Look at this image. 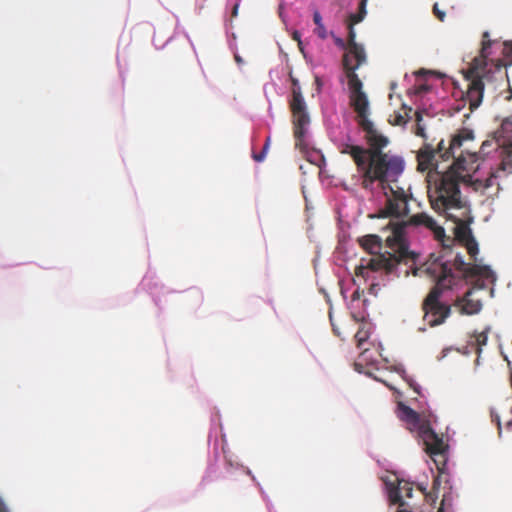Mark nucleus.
Masks as SVG:
<instances>
[{
    "instance_id": "nucleus-1",
    "label": "nucleus",
    "mask_w": 512,
    "mask_h": 512,
    "mask_svg": "<svg viewBox=\"0 0 512 512\" xmlns=\"http://www.w3.org/2000/svg\"><path fill=\"white\" fill-rule=\"evenodd\" d=\"M473 140V131L462 128L451 137L448 147L441 140L436 149L430 144H424L417 154L420 171L433 167L437 169L439 160L453 159L449 169L442 173L433 185L428 186V198L432 209L446 218L463 217L469 207L462 197L459 185L467 182L471 178L469 173L478 168L477 152H471L466 145Z\"/></svg>"
},
{
    "instance_id": "nucleus-2",
    "label": "nucleus",
    "mask_w": 512,
    "mask_h": 512,
    "mask_svg": "<svg viewBox=\"0 0 512 512\" xmlns=\"http://www.w3.org/2000/svg\"><path fill=\"white\" fill-rule=\"evenodd\" d=\"M349 100L356 113V122L365 133L369 148L342 142L338 150L353 159L359 173L360 185L364 190L372 192L376 183L385 188L387 182H397L404 170V161L399 156L382 151L389 140L377 131L369 119V101L366 93H350Z\"/></svg>"
},
{
    "instance_id": "nucleus-3",
    "label": "nucleus",
    "mask_w": 512,
    "mask_h": 512,
    "mask_svg": "<svg viewBox=\"0 0 512 512\" xmlns=\"http://www.w3.org/2000/svg\"><path fill=\"white\" fill-rule=\"evenodd\" d=\"M389 226L392 230V235L387 238V242L394 250V254L391 257H385L380 255L371 259L368 262V267L372 269L384 268L388 272H392L399 263L415 264L418 258V254L411 251L408 247L406 240V231L409 228L423 227L433 233L434 238L439 241L442 246H448L446 242H452V238L447 237L443 227L437 224V222L429 216L427 213H417L407 220L393 221L390 220Z\"/></svg>"
},
{
    "instance_id": "nucleus-4",
    "label": "nucleus",
    "mask_w": 512,
    "mask_h": 512,
    "mask_svg": "<svg viewBox=\"0 0 512 512\" xmlns=\"http://www.w3.org/2000/svg\"><path fill=\"white\" fill-rule=\"evenodd\" d=\"M425 272L435 280L434 287L422 302L423 319L430 327L443 324L451 314V306L441 302L442 294L457 285L458 277L452 269L451 260L444 255H431L425 263Z\"/></svg>"
},
{
    "instance_id": "nucleus-5",
    "label": "nucleus",
    "mask_w": 512,
    "mask_h": 512,
    "mask_svg": "<svg viewBox=\"0 0 512 512\" xmlns=\"http://www.w3.org/2000/svg\"><path fill=\"white\" fill-rule=\"evenodd\" d=\"M398 416L407 424L410 431L417 432L423 441L426 453L431 457L438 471L444 472L448 459V445L444 443L443 438L435 433L428 420L421 418L416 411L403 403L398 405Z\"/></svg>"
},
{
    "instance_id": "nucleus-6",
    "label": "nucleus",
    "mask_w": 512,
    "mask_h": 512,
    "mask_svg": "<svg viewBox=\"0 0 512 512\" xmlns=\"http://www.w3.org/2000/svg\"><path fill=\"white\" fill-rule=\"evenodd\" d=\"M453 272L461 279L478 278L473 287L469 289L463 297L456 299L454 305L459 308L460 313L474 315L481 311L482 301L473 297L475 290L484 289L483 280L495 281L494 273L488 266L468 264L460 254L455 255L451 261Z\"/></svg>"
},
{
    "instance_id": "nucleus-7",
    "label": "nucleus",
    "mask_w": 512,
    "mask_h": 512,
    "mask_svg": "<svg viewBox=\"0 0 512 512\" xmlns=\"http://www.w3.org/2000/svg\"><path fill=\"white\" fill-rule=\"evenodd\" d=\"M348 40L346 52L342 58V66L347 78L350 93H365L363 83L358 77L356 70L367 62V55L364 47L356 42V33L352 25H348Z\"/></svg>"
},
{
    "instance_id": "nucleus-8",
    "label": "nucleus",
    "mask_w": 512,
    "mask_h": 512,
    "mask_svg": "<svg viewBox=\"0 0 512 512\" xmlns=\"http://www.w3.org/2000/svg\"><path fill=\"white\" fill-rule=\"evenodd\" d=\"M390 183L391 182H387L385 188L377 183L386 196L385 206L379 210L378 217L396 219L406 217L409 213L408 202L410 197L402 188L397 187L394 189Z\"/></svg>"
},
{
    "instance_id": "nucleus-9",
    "label": "nucleus",
    "mask_w": 512,
    "mask_h": 512,
    "mask_svg": "<svg viewBox=\"0 0 512 512\" xmlns=\"http://www.w3.org/2000/svg\"><path fill=\"white\" fill-rule=\"evenodd\" d=\"M448 220L453 221L456 226L454 227L455 238L452 240H457L461 244L465 246L468 254L472 260H476V256L479 252L478 243L472 235V231L469 227L472 222L470 207L467 208L466 214L463 217L457 218H447ZM454 241H452L453 243ZM448 246H443L444 248L450 247L451 242H446Z\"/></svg>"
},
{
    "instance_id": "nucleus-10",
    "label": "nucleus",
    "mask_w": 512,
    "mask_h": 512,
    "mask_svg": "<svg viewBox=\"0 0 512 512\" xmlns=\"http://www.w3.org/2000/svg\"><path fill=\"white\" fill-rule=\"evenodd\" d=\"M290 108L293 115L295 145L296 147L302 148L305 127L310 122L302 93L295 92V94L292 95Z\"/></svg>"
},
{
    "instance_id": "nucleus-11",
    "label": "nucleus",
    "mask_w": 512,
    "mask_h": 512,
    "mask_svg": "<svg viewBox=\"0 0 512 512\" xmlns=\"http://www.w3.org/2000/svg\"><path fill=\"white\" fill-rule=\"evenodd\" d=\"M492 77L489 73L480 74L475 67H471L467 71L466 78L469 80V85L466 97L471 111L480 106L485 85L491 82Z\"/></svg>"
},
{
    "instance_id": "nucleus-12",
    "label": "nucleus",
    "mask_w": 512,
    "mask_h": 512,
    "mask_svg": "<svg viewBox=\"0 0 512 512\" xmlns=\"http://www.w3.org/2000/svg\"><path fill=\"white\" fill-rule=\"evenodd\" d=\"M358 243L364 250H366L368 253L374 255L370 259H368L365 264L362 263L361 265L357 266L355 269V273L357 276L366 277L369 270L376 271V269H372V268L368 267V262L371 259L381 255L379 253V251L381 250L382 242H381V238L379 236L370 234V235H366V236L359 238ZM391 250H392V253H387V255L386 254H383V255L387 258L391 257V255L394 254V250L392 248H391ZM379 270H384V271H386V273H389L384 268L377 269V271H379Z\"/></svg>"
},
{
    "instance_id": "nucleus-13",
    "label": "nucleus",
    "mask_w": 512,
    "mask_h": 512,
    "mask_svg": "<svg viewBox=\"0 0 512 512\" xmlns=\"http://www.w3.org/2000/svg\"><path fill=\"white\" fill-rule=\"evenodd\" d=\"M512 146H506L504 150L503 159L495 170L490 172V175L485 180H475L472 185L476 191L486 190L495 184V180L502 177L508 176L512 173Z\"/></svg>"
},
{
    "instance_id": "nucleus-14",
    "label": "nucleus",
    "mask_w": 512,
    "mask_h": 512,
    "mask_svg": "<svg viewBox=\"0 0 512 512\" xmlns=\"http://www.w3.org/2000/svg\"><path fill=\"white\" fill-rule=\"evenodd\" d=\"M400 491H401V488L390 490L389 499H390L391 503L398 504V506H399L398 512H411V510H409L406 507V503L402 500V495L400 494Z\"/></svg>"
},
{
    "instance_id": "nucleus-15",
    "label": "nucleus",
    "mask_w": 512,
    "mask_h": 512,
    "mask_svg": "<svg viewBox=\"0 0 512 512\" xmlns=\"http://www.w3.org/2000/svg\"><path fill=\"white\" fill-rule=\"evenodd\" d=\"M425 111H416L415 112V121H416V129H415V134L417 136H420V137H423L425 138L426 137V134H425V126L422 124V120H423V113Z\"/></svg>"
},
{
    "instance_id": "nucleus-16",
    "label": "nucleus",
    "mask_w": 512,
    "mask_h": 512,
    "mask_svg": "<svg viewBox=\"0 0 512 512\" xmlns=\"http://www.w3.org/2000/svg\"><path fill=\"white\" fill-rule=\"evenodd\" d=\"M313 21L316 24V32L318 36L322 39L326 38V29L322 23V17L318 11L313 14Z\"/></svg>"
},
{
    "instance_id": "nucleus-17",
    "label": "nucleus",
    "mask_w": 512,
    "mask_h": 512,
    "mask_svg": "<svg viewBox=\"0 0 512 512\" xmlns=\"http://www.w3.org/2000/svg\"><path fill=\"white\" fill-rule=\"evenodd\" d=\"M400 488H401L400 494L402 495V498L404 496L408 497V498H410L412 496L413 488L411 487L410 483L399 482L398 486L395 489H400Z\"/></svg>"
},
{
    "instance_id": "nucleus-18",
    "label": "nucleus",
    "mask_w": 512,
    "mask_h": 512,
    "mask_svg": "<svg viewBox=\"0 0 512 512\" xmlns=\"http://www.w3.org/2000/svg\"><path fill=\"white\" fill-rule=\"evenodd\" d=\"M367 338H368V334L366 331L359 330L355 334V339L357 341L358 348H361L362 344L367 340Z\"/></svg>"
},
{
    "instance_id": "nucleus-19",
    "label": "nucleus",
    "mask_w": 512,
    "mask_h": 512,
    "mask_svg": "<svg viewBox=\"0 0 512 512\" xmlns=\"http://www.w3.org/2000/svg\"><path fill=\"white\" fill-rule=\"evenodd\" d=\"M289 77L292 83V95L295 94V92L302 93L298 79L295 78L291 72L289 73Z\"/></svg>"
},
{
    "instance_id": "nucleus-20",
    "label": "nucleus",
    "mask_w": 512,
    "mask_h": 512,
    "mask_svg": "<svg viewBox=\"0 0 512 512\" xmlns=\"http://www.w3.org/2000/svg\"><path fill=\"white\" fill-rule=\"evenodd\" d=\"M410 119L409 113L405 112L404 115L398 114L395 116L394 124L396 125H404L406 124Z\"/></svg>"
},
{
    "instance_id": "nucleus-21",
    "label": "nucleus",
    "mask_w": 512,
    "mask_h": 512,
    "mask_svg": "<svg viewBox=\"0 0 512 512\" xmlns=\"http://www.w3.org/2000/svg\"><path fill=\"white\" fill-rule=\"evenodd\" d=\"M433 14L435 15V17H436L439 21L443 22V21L445 20L446 13H445L444 11H442V10H440V9H439V6H438V4H437V3H435V4L433 5Z\"/></svg>"
},
{
    "instance_id": "nucleus-22",
    "label": "nucleus",
    "mask_w": 512,
    "mask_h": 512,
    "mask_svg": "<svg viewBox=\"0 0 512 512\" xmlns=\"http://www.w3.org/2000/svg\"><path fill=\"white\" fill-rule=\"evenodd\" d=\"M363 19H364L363 14H359V13L351 14L349 16L348 25L354 26L355 24H358L359 22H361Z\"/></svg>"
},
{
    "instance_id": "nucleus-23",
    "label": "nucleus",
    "mask_w": 512,
    "mask_h": 512,
    "mask_svg": "<svg viewBox=\"0 0 512 512\" xmlns=\"http://www.w3.org/2000/svg\"><path fill=\"white\" fill-rule=\"evenodd\" d=\"M491 47V41L490 40H483L482 41V48H481V56L483 58L488 57V49Z\"/></svg>"
},
{
    "instance_id": "nucleus-24",
    "label": "nucleus",
    "mask_w": 512,
    "mask_h": 512,
    "mask_svg": "<svg viewBox=\"0 0 512 512\" xmlns=\"http://www.w3.org/2000/svg\"><path fill=\"white\" fill-rule=\"evenodd\" d=\"M292 39L297 41L298 43V47L300 50H302V41H301V34L299 31L295 30L293 33H292Z\"/></svg>"
},
{
    "instance_id": "nucleus-25",
    "label": "nucleus",
    "mask_w": 512,
    "mask_h": 512,
    "mask_svg": "<svg viewBox=\"0 0 512 512\" xmlns=\"http://www.w3.org/2000/svg\"><path fill=\"white\" fill-rule=\"evenodd\" d=\"M366 2H367V0H361V2L359 4V11H358V13L363 14L364 17L366 15Z\"/></svg>"
},
{
    "instance_id": "nucleus-26",
    "label": "nucleus",
    "mask_w": 512,
    "mask_h": 512,
    "mask_svg": "<svg viewBox=\"0 0 512 512\" xmlns=\"http://www.w3.org/2000/svg\"><path fill=\"white\" fill-rule=\"evenodd\" d=\"M265 156H266L265 151H261L260 153L253 154V159L257 162H261L264 160Z\"/></svg>"
},
{
    "instance_id": "nucleus-27",
    "label": "nucleus",
    "mask_w": 512,
    "mask_h": 512,
    "mask_svg": "<svg viewBox=\"0 0 512 512\" xmlns=\"http://www.w3.org/2000/svg\"><path fill=\"white\" fill-rule=\"evenodd\" d=\"M486 341H487V336L484 333L480 334L477 337V342L479 345H484L486 343Z\"/></svg>"
},
{
    "instance_id": "nucleus-28",
    "label": "nucleus",
    "mask_w": 512,
    "mask_h": 512,
    "mask_svg": "<svg viewBox=\"0 0 512 512\" xmlns=\"http://www.w3.org/2000/svg\"><path fill=\"white\" fill-rule=\"evenodd\" d=\"M269 146H270V137H268L266 139L265 144H264V146L262 148V151H265V153L267 154Z\"/></svg>"
},
{
    "instance_id": "nucleus-29",
    "label": "nucleus",
    "mask_w": 512,
    "mask_h": 512,
    "mask_svg": "<svg viewBox=\"0 0 512 512\" xmlns=\"http://www.w3.org/2000/svg\"><path fill=\"white\" fill-rule=\"evenodd\" d=\"M238 8H239V5L235 4L234 7H233V11H232V16L233 17L237 16Z\"/></svg>"
},
{
    "instance_id": "nucleus-30",
    "label": "nucleus",
    "mask_w": 512,
    "mask_h": 512,
    "mask_svg": "<svg viewBox=\"0 0 512 512\" xmlns=\"http://www.w3.org/2000/svg\"><path fill=\"white\" fill-rule=\"evenodd\" d=\"M336 43H337V45H339V46H341V47L346 49V44L343 42L342 39H337Z\"/></svg>"
},
{
    "instance_id": "nucleus-31",
    "label": "nucleus",
    "mask_w": 512,
    "mask_h": 512,
    "mask_svg": "<svg viewBox=\"0 0 512 512\" xmlns=\"http://www.w3.org/2000/svg\"><path fill=\"white\" fill-rule=\"evenodd\" d=\"M234 58H235V61H236L238 64H242V63H243V59H242L239 55H237V54H236V55L234 56Z\"/></svg>"
},
{
    "instance_id": "nucleus-32",
    "label": "nucleus",
    "mask_w": 512,
    "mask_h": 512,
    "mask_svg": "<svg viewBox=\"0 0 512 512\" xmlns=\"http://www.w3.org/2000/svg\"><path fill=\"white\" fill-rule=\"evenodd\" d=\"M315 81H316V83H317V85H318V86H320V85H321V82H320L319 77H316V78H315Z\"/></svg>"
},
{
    "instance_id": "nucleus-33",
    "label": "nucleus",
    "mask_w": 512,
    "mask_h": 512,
    "mask_svg": "<svg viewBox=\"0 0 512 512\" xmlns=\"http://www.w3.org/2000/svg\"><path fill=\"white\" fill-rule=\"evenodd\" d=\"M486 37H488V32H485V33L483 34V38H486Z\"/></svg>"
}]
</instances>
